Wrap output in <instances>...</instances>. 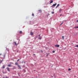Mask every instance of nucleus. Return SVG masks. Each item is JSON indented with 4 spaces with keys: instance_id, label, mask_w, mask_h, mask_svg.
Instances as JSON below:
<instances>
[{
    "instance_id": "0eeeda50",
    "label": "nucleus",
    "mask_w": 78,
    "mask_h": 78,
    "mask_svg": "<svg viewBox=\"0 0 78 78\" xmlns=\"http://www.w3.org/2000/svg\"><path fill=\"white\" fill-rule=\"evenodd\" d=\"M53 1L51 0V1L50 2V4H51V3H53Z\"/></svg>"
},
{
    "instance_id": "7ed1b4c3",
    "label": "nucleus",
    "mask_w": 78,
    "mask_h": 78,
    "mask_svg": "<svg viewBox=\"0 0 78 78\" xmlns=\"http://www.w3.org/2000/svg\"><path fill=\"white\" fill-rule=\"evenodd\" d=\"M30 35H33L34 34L33 33V32H30Z\"/></svg>"
},
{
    "instance_id": "473e14b6",
    "label": "nucleus",
    "mask_w": 78,
    "mask_h": 78,
    "mask_svg": "<svg viewBox=\"0 0 78 78\" xmlns=\"http://www.w3.org/2000/svg\"><path fill=\"white\" fill-rule=\"evenodd\" d=\"M62 16V14L60 15V16Z\"/></svg>"
},
{
    "instance_id": "2f4dec72",
    "label": "nucleus",
    "mask_w": 78,
    "mask_h": 78,
    "mask_svg": "<svg viewBox=\"0 0 78 78\" xmlns=\"http://www.w3.org/2000/svg\"><path fill=\"white\" fill-rule=\"evenodd\" d=\"M58 7L57 6H56V8H57V7Z\"/></svg>"
},
{
    "instance_id": "c85d7f7f",
    "label": "nucleus",
    "mask_w": 78,
    "mask_h": 78,
    "mask_svg": "<svg viewBox=\"0 0 78 78\" xmlns=\"http://www.w3.org/2000/svg\"><path fill=\"white\" fill-rule=\"evenodd\" d=\"M10 63H11V64H13V63H12V62H11Z\"/></svg>"
},
{
    "instance_id": "6ab92c4d",
    "label": "nucleus",
    "mask_w": 78,
    "mask_h": 78,
    "mask_svg": "<svg viewBox=\"0 0 78 78\" xmlns=\"http://www.w3.org/2000/svg\"><path fill=\"white\" fill-rule=\"evenodd\" d=\"M32 16H34V13H33L32 14Z\"/></svg>"
},
{
    "instance_id": "412c9836",
    "label": "nucleus",
    "mask_w": 78,
    "mask_h": 78,
    "mask_svg": "<svg viewBox=\"0 0 78 78\" xmlns=\"http://www.w3.org/2000/svg\"><path fill=\"white\" fill-rule=\"evenodd\" d=\"M39 39H41V37H39Z\"/></svg>"
},
{
    "instance_id": "c9c22d12",
    "label": "nucleus",
    "mask_w": 78,
    "mask_h": 78,
    "mask_svg": "<svg viewBox=\"0 0 78 78\" xmlns=\"http://www.w3.org/2000/svg\"><path fill=\"white\" fill-rule=\"evenodd\" d=\"M6 78H8V77H6Z\"/></svg>"
},
{
    "instance_id": "4c0bfd02",
    "label": "nucleus",
    "mask_w": 78,
    "mask_h": 78,
    "mask_svg": "<svg viewBox=\"0 0 78 78\" xmlns=\"http://www.w3.org/2000/svg\"><path fill=\"white\" fill-rule=\"evenodd\" d=\"M3 78H5V77H3Z\"/></svg>"
},
{
    "instance_id": "f257e3e1",
    "label": "nucleus",
    "mask_w": 78,
    "mask_h": 78,
    "mask_svg": "<svg viewBox=\"0 0 78 78\" xmlns=\"http://www.w3.org/2000/svg\"><path fill=\"white\" fill-rule=\"evenodd\" d=\"M56 5H57V3H55V4H53V5L52 6H51V7H53V6L54 7Z\"/></svg>"
},
{
    "instance_id": "c756f323",
    "label": "nucleus",
    "mask_w": 78,
    "mask_h": 78,
    "mask_svg": "<svg viewBox=\"0 0 78 78\" xmlns=\"http://www.w3.org/2000/svg\"><path fill=\"white\" fill-rule=\"evenodd\" d=\"M76 22H78V20H77Z\"/></svg>"
},
{
    "instance_id": "f704fd0d",
    "label": "nucleus",
    "mask_w": 78,
    "mask_h": 78,
    "mask_svg": "<svg viewBox=\"0 0 78 78\" xmlns=\"http://www.w3.org/2000/svg\"><path fill=\"white\" fill-rule=\"evenodd\" d=\"M74 77H76V76H74Z\"/></svg>"
},
{
    "instance_id": "72a5a7b5",
    "label": "nucleus",
    "mask_w": 78,
    "mask_h": 78,
    "mask_svg": "<svg viewBox=\"0 0 78 78\" xmlns=\"http://www.w3.org/2000/svg\"><path fill=\"white\" fill-rule=\"evenodd\" d=\"M2 62V61H1V62Z\"/></svg>"
},
{
    "instance_id": "6e6552de",
    "label": "nucleus",
    "mask_w": 78,
    "mask_h": 78,
    "mask_svg": "<svg viewBox=\"0 0 78 78\" xmlns=\"http://www.w3.org/2000/svg\"><path fill=\"white\" fill-rule=\"evenodd\" d=\"M62 9H60V10H59V12H61V11H62Z\"/></svg>"
},
{
    "instance_id": "f8f14e48",
    "label": "nucleus",
    "mask_w": 78,
    "mask_h": 78,
    "mask_svg": "<svg viewBox=\"0 0 78 78\" xmlns=\"http://www.w3.org/2000/svg\"><path fill=\"white\" fill-rule=\"evenodd\" d=\"M62 38L63 39V40L64 39V36H62Z\"/></svg>"
},
{
    "instance_id": "5701e85b",
    "label": "nucleus",
    "mask_w": 78,
    "mask_h": 78,
    "mask_svg": "<svg viewBox=\"0 0 78 78\" xmlns=\"http://www.w3.org/2000/svg\"><path fill=\"white\" fill-rule=\"evenodd\" d=\"M59 4H58L57 6L58 7V6H59Z\"/></svg>"
},
{
    "instance_id": "e433bc0d",
    "label": "nucleus",
    "mask_w": 78,
    "mask_h": 78,
    "mask_svg": "<svg viewBox=\"0 0 78 78\" xmlns=\"http://www.w3.org/2000/svg\"><path fill=\"white\" fill-rule=\"evenodd\" d=\"M34 55H35V54H34Z\"/></svg>"
},
{
    "instance_id": "ddd939ff",
    "label": "nucleus",
    "mask_w": 78,
    "mask_h": 78,
    "mask_svg": "<svg viewBox=\"0 0 78 78\" xmlns=\"http://www.w3.org/2000/svg\"><path fill=\"white\" fill-rule=\"evenodd\" d=\"M20 34H22V31H20Z\"/></svg>"
},
{
    "instance_id": "a211bd4d",
    "label": "nucleus",
    "mask_w": 78,
    "mask_h": 78,
    "mask_svg": "<svg viewBox=\"0 0 78 78\" xmlns=\"http://www.w3.org/2000/svg\"><path fill=\"white\" fill-rule=\"evenodd\" d=\"M39 11L40 12H42V11L41 10H39Z\"/></svg>"
},
{
    "instance_id": "393cba45",
    "label": "nucleus",
    "mask_w": 78,
    "mask_h": 78,
    "mask_svg": "<svg viewBox=\"0 0 78 78\" xmlns=\"http://www.w3.org/2000/svg\"><path fill=\"white\" fill-rule=\"evenodd\" d=\"M63 23V22L62 23H61L60 25H62V23Z\"/></svg>"
},
{
    "instance_id": "423d86ee",
    "label": "nucleus",
    "mask_w": 78,
    "mask_h": 78,
    "mask_svg": "<svg viewBox=\"0 0 78 78\" xmlns=\"http://www.w3.org/2000/svg\"><path fill=\"white\" fill-rule=\"evenodd\" d=\"M15 65H16V66H19V65L18 64V63L16 62L15 63Z\"/></svg>"
},
{
    "instance_id": "39448f33",
    "label": "nucleus",
    "mask_w": 78,
    "mask_h": 78,
    "mask_svg": "<svg viewBox=\"0 0 78 78\" xmlns=\"http://www.w3.org/2000/svg\"><path fill=\"white\" fill-rule=\"evenodd\" d=\"M7 69L8 71H9V72H10V70H9V68L8 67L7 68Z\"/></svg>"
},
{
    "instance_id": "4be33fe9",
    "label": "nucleus",
    "mask_w": 78,
    "mask_h": 78,
    "mask_svg": "<svg viewBox=\"0 0 78 78\" xmlns=\"http://www.w3.org/2000/svg\"><path fill=\"white\" fill-rule=\"evenodd\" d=\"M68 70L69 71V70H71V69H68Z\"/></svg>"
},
{
    "instance_id": "dca6fc26",
    "label": "nucleus",
    "mask_w": 78,
    "mask_h": 78,
    "mask_svg": "<svg viewBox=\"0 0 78 78\" xmlns=\"http://www.w3.org/2000/svg\"><path fill=\"white\" fill-rule=\"evenodd\" d=\"M75 47H78V45H76V46H75Z\"/></svg>"
},
{
    "instance_id": "7c9ffc66",
    "label": "nucleus",
    "mask_w": 78,
    "mask_h": 78,
    "mask_svg": "<svg viewBox=\"0 0 78 78\" xmlns=\"http://www.w3.org/2000/svg\"><path fill=\"white\" fill-rule=\"evenodd\" d=\"M1 55H2V54H0V56H1Z\"/></svg>"
},
{
    "instance_id": "2eb2a0df",
    "label": "nucleus",
    "mask_w": 78,
    "mask_h": 78,
    "mask_svg": "<svg viewBox=\"0 0 78 78\" xmlns=\"http://www.w3.org/2000/svg\"><path fill=\"white\" fill-rule=\"evenodd\" d=\"M12 69H16V67H14V68H13Z\"/></svg>"
},
{
    "instance_id": "aec40b11",
    "label": "nucleus",
    "mask_w": 78,
    "mask_h": 78,
    "mask_svg": "<svg viewBox=\"0 0 78 78\" xmlns=\"http://www.w3.org/2000/svg\"><path fill=\"white\" fill-rule=\"evenodd\" d=\"M37 36H36V37L35 38V39H36V38H37Z\"/></svg>"
},
{
    "instance_id": "9d476101",
    "label": "nucleus",
    "mask_w": 78,
    "mask_h": 78,
    "mask_svg": "<svg viewBox=\"0 0 78 78\" xmlns=\"http://www.w3.org/2000/svg\"><path fill=\"white\" fill-rule=\"evenodd\" d=\"M14 44H15V45H16V46L17 45V44H16V42H14Z\"/></svg>"
},
{
    "instance_id": "4468645a",
    "label": "nucleus",
    "mask_w": 78,
    "mask_h": 78,
    "mask_svg": "<svg viewBox=\"0 0 78 78\" xmlns=\"http://www.w3.org/2000/svg\"><path fill=\"white\" fill-rule=\"evenodd\" d=\"M18 67H19L20 69H21V68L20 67V66L19 65H18Z\"/></svg>"
},
{
    "instance_id": "b1692460",
    "label": "nucleus",
    "mask_w": 78,
    "mask_h": 78,
    "mask_svg": "<svg viewBox=\"0 0 78 78\" xmlns=\"http://www.w3.org/2000/svg\"><path fill=\"white\" fill-rule=\"evenodd\" d=\"M55 51H52V53H55Z\"/></svg>"
},
{
    "instance_id": "bb28decb",
    "label": "nucleus",
    "mask_w": 78,
    "mask_h": 78,
    "mask_svg": "<svg viewBox=\"0 0 78 78\" xmlns=\"http://www.w3.org/2000/svg\"><path fill=\"white\" fill-rule=\"evenodd\" d=\"M19 61V59H18L17 60V62H18Z\"/></svg>"
},
{
    "instance_id": "cd10ccee",
    "label": "nucleus",
    "mask_w": 78,
    "mask_h": 78,
    "mask_svg": "<svg viewBox=\"0 0 78 78\" xmlns=\"http://www.w3.org/2000/svg\"><path fill=\"white\" fill-rule=\"evenodd\" d=\"M48 15L47 16V17H48V16H49V15H50V14H48Z\"/></svg>"
},
{
    "instance_id": "20e7f679",
    "label": "nucleus",
    "mask_w": 78,
    "mask_h": 78,
    "mask_svg": "<svg viewBox=\"0 0 78 78\" xmlns=\"http://www.w3.org/2000/svg\"><path fill=\"white\" fill-rule=\"evenodd\" d=\"M2 68L3 69H5V65H4L2 66Z\"/></svg>"
},
{
    "instance_id": "f03ea898",
    "label": "nucleus",
    "mask_w": 78,
    "mask_h": 78,
    "mask_svg": "<svg viewBox=\"0 0 78 78\" xmlns=\"http://www.w3.org/2000/svg\"><path fill=\"white\" fill-rule=\"evenodd\" d=\"M55 47H59V45H55Z\"/></svg>"
},
{
    "instance_id": "1a4fd4ad",
    "label": "nucleus",
    "mask_w": 78,
    "mask_h": 78,
    "mask_svg": "<svg viewBox=\"0 0 78 78\" xmlns=\"http://www.w3.org/2000/svg\"><path fill=\"white\" fill-rule=\"evenodd\" d=\"M11 64H9L8 65V67H11Z\"/></svg>"
},
{
    "instance_id": "a878e982",
    "label": "nucleus",
    "mask_w": 78,
    "mask_h": 78,
    "mask_svg": "<svg viewBox=\"0 0 78 78\" xmlns=\"http://www.w3.org/2000/svg\"><path fill=\"white\" fill-rule=\"evenodd\" d=\"M40 36H41V34H40V35H38V36H39V37H41Z\"/></svg>"
},
{
    "instance_id": "f3484780",
    "label": "nucleus",
    "mask_w": 78,
    "mask_h": 78,
    "mask_svg": "<svg viewBox=\"0 0 78 78\" xmlns=\"http://www.w3.org/2000/svg\"><path fill=\"white\" fill-rule=\"evenodd\" d=\"M54 13H55V12H51V14H54Z\"/></svg>"
},
{
    "instance_id": "9b49d317",
    "label": "nucleus",
    "mask_w": 78,
    "mask_h": 78,
    "mask_svg": "<svg viewBox=\"0 0 78 78\" xmlns=\"http://www.w3.org/2000/svg\"><path fill=\"white\" fill-rule=\"evenodd\" d=\"M74 28H78V27H74Z\"/></svg>"
}]
</instances>
